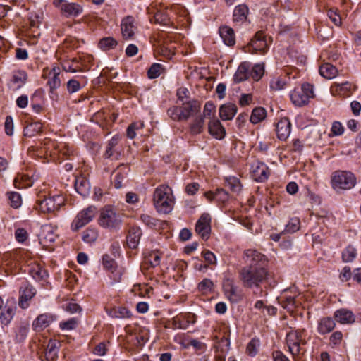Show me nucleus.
Masks as SVG:
<instances>
[{
    "instance_id": "f257e3e1",
    "label": "nucleus",
    "mask_w": 361,
    "mask_h": 361,
    "mask_svg": "<svg viewBox=\"0 0 361 361\" xmlns=\"http://www.w3.org/2000/svg\"><path fill=\"white\" fill-rule=\"evenodd\" d=\"M56 56L63 68L67 73H75L88 71L92 65L93 56L87 54H81L75 57H69L62 54L58 49Z\"/></svg>"
},
{
    "instance_id": "f03ea898",
    "label": "nucleus",
    "mask_w": 361,
    "mask_h": 361,
    "mask_svg": "<svg viewBox=\"0 0 361 361\" xmlns=\"http://www.w3.org/2000/svg\"><path fill=\"white\" fill-rule=\"evenodd\" d=\"M269 272L264 266H246L239 273L240 280L245 288H259L266 282Z\"/></svg>"
},
{
    "instance_id": "7ed1b4c3",
    "label": "nucleus",
    "mask_w": 361,
    "mask_h": 361,
    "mask_svg": "<svg viewBox=\"0 0 361 361\" xmlns=\"http://www.w3.org/2000/svg\"><path fill=\"white\" fill-rule=\"evenodd\" d=\"M154 205L159 213H170L174 205L175 199L170 187L161 185L157 187L153 195Z\"/></svg>"
},
{
    "instance_id": "20e7f679",
    "label": "nucleus",
    "mask_w": 361,
    "mask_h": 361,
    "mask_svg": "<svg viewBox=\"0 0 361 361\" xmlns=\"http://www.w3.org/2000/svg\"><path fill=\"white\" fill-rule=\"evenodd\" d=\"M355 183L356 178L350 171H336L331 175V187L336 190H349L355 186Z\"/></svg>"
},
{
    "instance_id": "39448f33",
    "label": "nucleus",
    "mask_w": 361,
    "mask_h": 361,
    "mask_svg": "<svg viewBox=\"0 0 361 361\" xmlns=\"http://www.w3.org/2000/svg\"><path fill=\"white\" fill-rule=\"evenodd\" d=\"M306 331L304 329H292L286 335V341L293 358L300 353V345L306 344Z\"/></svg>"
},
{
    "instance_id": "423d86ee",
    "label": "nucleus",
    "mask_w": 361,
    "mask_h": 361,
    "mask_svg": "<svg viewBox=\"0 0 361 361\" xmlns=\"http://www.w3.org/2000/svg\"><path fill=\"white\" fill-rule=\"evenodd\" d=\"M99 224L105 228H114L122 222V214L110 206L103 208L99 214Z\"/></svg>"
},
{
    "instance_id": "0eeeda50",
    "label": "nucleus",
    "mask_w": 361,
    "mask_h": 361,
    "mask_svg": "<svg viewBox=\"0 0 361 361\" xmlns=\"http://www.w3.org/2000/svg\"><path fill=\"white\" fill-rule=\"evenodd\" d=\"M314 97L313 86L304 83L301 87H295L290 94V100L296 106L307 105L310 98Z\"/></svg>"
},
{
    "instance_id": "6e6552de",
    "label": "nucleus",
    "mask_w": 361,
    "mask_h": 361,
    "mask_svg": "<svg viewBox=\"0 0 361 361\" xmlns=\"http://www.w3.org/2000/svg\"><path fill=\"white\" fill-rule=\"evenodd\" d=\"M65 199L62 195L40 197L37 200L36 209L43 213H51L57 211L64 204Z\"/></svg>"
},
{
    "instance_id": "1a4fd4ad",
    "label": "nucleus",
    "mask_w": 361,
    "mask_h": 361,
    "mask_svg": "<svg viewBox=\"0 0 361 361\" xmlns=\"http://www.w3.org/2000/svg\"><path fill=\"white\" fill-rule=\"evenodd\" d=\"M53 5L66 18H75L83 13V6L77 2L67 0H53Z\"/></svg>"
},
{
    "instance_id": "9d476101",
    "label": "nucleus",
    "mask_w": 361,
    "mask_h": 361,
    "mask_svg": "<svg viewBox=\"0 0 361 361\" xmlns=\"http://www.w3.org/2000/svg\"><path fill=\"white\" fill-rule=\"evenodd\" d=\"M97 214V208L94 206H89L78 213L71 223V228L73 231L79 229L89 224L94 218Z\"/></svg>"
},
{
    "instance_id": "9b49d317",
    "label": "nucleus",
    "mask_w": 361,
    "mask_h": 361,
    "mask_svg": "<svg viewBox=\"0 0 361 361\" xmlns=\"http://www.w3.org/2000/svg\"><path fill=\"white\" fill-rule=\"evenodd\" d=\"M44 151L47 156L49 155L53 157L59 154L68 156L72 153V151L66 143H57L51 140H46L44 146L41 148L38 155H41Z\"/></svg>"
},
{
    "instance_id": "f8f14e48",
    "label": "nucleus",
    "mask_w": 361,
    "mask_h": 361,
    "mask_svg": "<svg viewBox=\"0 0 361 361\" xmlns=\"http://www.w3.org/2000/svg\"><path fill=\"white\" fill-rule=\"evenodd\" d=\"M268 48L269 43L264 32L258 31L250 42L247 51L252 54H264L267 52Z\"/></svg>"
},
{
    "instance_id": "ddd939ff",
    "label": "nucleus",
    "mask_w": 361,
    "mask_h": 361,
    "mask_svg": "<svg viewBox=\"0 0 361 361\" xmlns=\"http://www.w3.org/2000/svg\"><path fill=\"white\" fill-rule=\"evenodd\" d=\"M302 296L300 294L290 295L288 291L285 290L277 300L279 303L288 312H293L302 303Z\"/></svg>"
},
{
    "instance_id": "4468645a",
    "label": "nucleus",
    "mask_w": 361,
    "mask_h": 361,
    "mask_svg": "<svg viewBox=\"0 0 361 361\" xmlns=\"http://www.w3.org/2000/svg\"><path fill=\"white\" fill-rule=\"evenodd\" d=\"M20 297L18 305L20 308L25 310L30 306V301L36 295V289L27 282H25L19 290Z\"/></svg>"
},
{
    "instance_id": "2eb2a0df",
    "label": "nucleus",
    "mask_w": 361,
    "mask_h": 361,
    "mask_svg": "<svg viewBox=\"0 0 361 361\" xmlns=\"http://www.w3.org/2000/svg\"><path fill=\"white\" fill-rule=\"evenodd\" d=\"M196 233L204 240L209 238L211 232V216L207 213H203L195 225Z\"/></svg>"
},
{
    "instance_id": "dca6fc26",
    "label": "nucleus",
    "mask_w": 361,
    "mask_h": 361,
    "mask_svg": "<svg viewBox=\"0 0 361 361\" xmlns=\"http://www.w3.org/2000/svg\"><path fill=\"white\" fill-rule=\"evenodd\" d=\"M243 259L247 266H264L266 267L267 258L264 255L253 249L245 250Z\"/></svg>"
},
{
    "instance_id": "f3484780",
    "label": "nucleus",
    "mask_w": 361,
    "mask_h": 361,
    "mask_svg": "<svg viewBox=\"0 0 361 361\" xmlns=\"http://www.w3.org/2000/svg\"><path fill=\"white\" fill-rule=\"evenodd\" d=\"M251 174L255 181L264 182L269 176L270 170L264 163L257 161L252 164Z\"/></svg>"
},
{
    "instance_id": "a211bd4d",
    "label": "nucleus",
    "mask_w": 361,
    "mask_h": 361,
    "mask_svg": "<svg viewBox=\"0 0 361 361\" xmlns=\"http://www.w3.org/2000/svg\"><path fill=\"white\" fill-rule=\"evenodd\" d=\"M223 290L226 297L232 303H237L242 299V293L238 287L229 279L224 281Z\"/></svg>"
},
{
    "instance_id": "6ab92c4d",
    "label": "nucleus",
    "mask_w": 361,
    "mask_h": 361,
    "mask_svg": "<svg viewBox=\"0 0 361 361\" xmlns=\"http://www.w3.org/2000/svg\"><path fill=\"white\" fill-rule=\"evenodd\" d=\"M27 75L25 71L18 70L12 73L8 83V88L12 91L20 90L26 82Z\"/></svg>"
},
{
    "instance_id": "aec40b11",
    "label": "nucleus",
    "mask_w": 361,
    "mask_h": 361,
    "mask_svg": "<svg viewBox=\"0 0 361 361\" xmlns=\"http://www.w3.org/2000/svg\"><path fill=\"white\" fill-rule=\"evenodd\" d=\"M195 322V315L194 314H179L174 317L171 320V328L173 329H186L190 323Z\"/></svg>"
},
{
    "instance_id": "412c9836",
    "label": "nucleus",
    "mask_w": 361,
    "mask_h": 361,
    "mask_svg": "<svg viewBox=\"0 0 361 361\" xmlns=\"http://www.w3.org/2000/svg\"><path fill=\"white\" fill-rule=\"evenodd\" d=\"M54 316L50 313H43L37 317L32 322V329L35 331H42L54 321Z\"/></svg>"
},
{
    "instance_id": "4be33fe9",
    "label": "nucleus",
    "mask_w": 361,
    "mask_h": 361,
    "mask_svg": "<svg viewBox=\"0 0 361 361\" xmlns=\"http://www.w3.org/2000/svg\"><path fill=\"white\" fill-rule=\"evenodd\" d=\"M29 273L35 281L41 283L42 286L47 283L49 274L41 264L38 263L33 264L29 269Z\"/></svg>"
},
{
    "instance_id": "5701e85b",
    "label": "nucleus",
    "mask_w": 361,
    "mask_h": 361,
    "mask_svg": "<svg viewBox=\"0 0 361 361\" xmlns=\"http://www.w3.org/2000/svg\"><path fill=\"white\" fill-rule=\"evenodd\" d=\"M150 21L162 27L175 28L166 10L157 9L153 16L150 17Z\"/></svg>"
},
{
    "instance_id": "b1692460",
    "label": "nucleus",
    "mask_w": 361,
    "mask_h": 361,
    "mask_svg": "<svg viewBox=\"0 0 361 361\" xmlns=\"http://www.w3.org/2000/svg\"><path fill=\"white\" fill-rule=\"evenodd\" d=\"M121 27L123 37L125 39L132 38L137 30L135 18L130 16L126 17L121 22Z\"/></svg>"
},
{
    "instance_id": "393cba45",
    "label": "nucleus",
    "mask_w": 361,
    "mask_h": 361,
    "mask_svg": "<svg viewBox=\"0 0 361 361\" xmlns=\"http://www.w3.org/2000/svg\"><path fill=\"white\" fill-rule=\"evenodd\" d=\"M209 133L217 140H222L226 135V129L217 118H212L208 123Z\"/></svg>"
},
{
    "instance_id": "a878e982",
    "label": "nucleus",
    "mask_w": 361,
    "mask_h": 361,
    "mask_svg": "<svg viewBox=\"0 0 361 361\" xmlns=\"http://www.w3.org/2000/svg\"><path fill=\"white\" fill-rule=\"evenodd\" d=\"M334 317L337 322L342 324H353L355 320L353 312L345 308H341L335 311Z\"/></svg>"
},
{
    "instance_id": "bb28decb",
    "label": "nucleus",
    "mask_w": 361,
    "mask_h": 361,
    "mask_svg": "<svg viewBox=\"0 0 361 361\" xmlns=\"http://www.w3.org/2000/svg\"><path fill=\"white\" fill-rule=\"evenodd\" d=\"M39 236L41 243L47 246L54 243L57 238V235L51 225L43 226Z\"/></svg>"
},
{
    "instance_id": "cd10ccee",
    "label": "nucleus",
    "mask_w": 361,
    "mask_h": 361,
    "mask_svg": "<svg viewBox=\"0 0 361 361\" xmlns=\"http://www.w3.org/2000/svg\"><path fill=\"white\" fill-rule=\"evenodd\" d=\"M291 123L288 118H283L276 124V133L279 139L285 140L290 133Z\"/></svg>"
},
{
    "instance_id": "c85d7f7f",
    "label": "nucleus",
    "mask_w": 361,
    "mask_h": 361,
    "mask_svg": "<svg viewBox=\"0 0 361 361\" xmlns=\"http://www.w3.org/2000/svg\"><path fill=\"white\" fill-rule=\"evenodd\" d=\"M142 235V230L139 227H132L129 229L126 237L127 245L130 249L137 247Z\"/></svg>"
},
{
    "instance_id": "c756f323",
    "label": "nucleus",
    "mask_w": 361,
    "mask_h": 361,
    "mask_svg": "<svg viewBox=\"0 0 361 361\" xmlns=\"http://www.w3.org/2000/svg\"><path fill=\"white\" fill-rule=\"evenodd\" d=\"M106 314L114 319H128L132 316L131 312L126 307L116 306L111 308L105 307Z\"/></svg>"
},
{
    "instance_id": "7c9ffc66",
    "label": "nucleus",
    "mask_w": 361,
    "mask_h": 361,
    "mask_svg": "<svg viewBox=\"0 0 361 361\" xmlns=\"http://www.w3.org/2000/svg\"><path fill=\"white\" fill-rule=\"evenodd\" d=\"M119 136H114L108 142L104 156L107 159H118L120 152L116 146L119 142Z\"/></svg>"
},
{
    "instance_id": "2f4dec72",
    "label": "nucleus",
    "mask_w": 361,
    "mask_h": 361,
    "mask_svg": "<svg viewBox=\"0 0 361 361\" xmlns=\"http://www.w3.org/2000/svg\"><path fill=\"white\" fill-rule=\"evenodd\" d=\"M336 326L335 321L329 317H322L318 322L317 331L321 335L330 333Z\"/></svg>"
},
{
    "instance_id": "473e14b6",
    "label": "nucleus",
    "mask_w": 361,
    "mask_h": 361,
    "mask_svg": "<svg viewBox=\"0 0 361 361\" xmlns=\"http://www.w3.org/2000/svg\"><path fill=\"white\" fill-rule=\"evenodd\" d=\"M238 108L235 104L228 103L223 104L219 108V116L224 121H229L233 118L236 114Z\"/></svg>"
},
{
    "instance_id": "72a5a7b5",
    "label": "nucleus",
    "mask_w": 361,
    "mask_h": 361,
    "mask_svg": "<svg viewBox=\"0 0 361 361\" xmlns=\"http://www.w3.org/2000/svg\"><path fill=\"white\" fill-rule=\"evenodd\" d=\"M250 64L247 62H243L240 64L237 71L234 75V80L235 82H241L247 79L250 76Z\"/></svg>"
},
{
    "instance_id": "f704fd0d",
    "label": "nucleus",
    "mask_w": 361,
    "mask_h": 361,
    "mask_svg": "<svg viewBox=\"0 0 361 361\" xmlns=\"http://www.w3.org/2000/svg\"><path fill=\"white\" fill-rule=\"evenodd\" d=\"M16 311L15 305H6L4 310L0 312V321L1 324L7 326L13 319Z\"/></svg>"
},
{
    "instance_id": "c9c22d12",
    "label": "nucleus",
    "mask_w": 361,
    "mask_h": 361,
    "mask_svg": "<svg viewBox=\"0 0 361 361\" xmlns=\"http://www.w3.org/2000/svg\"><path fill=\"white\" fill-rule=\"evenodd\" d=\"M219 35L224 42L228 46H233L235 43L233 30L228 26H222L219 28Z\"/></svg>"
},
{
    "instance_id": "e433bc0d",
    "label": "nucleus",
    "mask_w": 361,
    "mask_h": 361,
    "mask_svg": "<svg viewBox=\"0 0 361 361\" xmlns=\"http://www.w3.org/2000/svg\"><path fill=\"white\" fill-rule=\"evenodd\" d=\"M140 220L149 228L159 229L163 227L164 222L161 221L147 214H142L140 216Z\"/></svg>"
},
{
    "instance_id": "4c0bfd02",
    "label": "nucleus",
    "mask_w": 361,
    "mask_h": 361,
    "mask_svg": "<svg viewBox=\"0 0 361 361\" xmlns=\"http://www.w3.org/2000/svg\"><path fill=\"white\" fill-rule=\"evenodd\" d=\"M248 13L249 9L245 4H240L237 6L233 11V21L238 23L245 22L247 20Z\"/></svg>"
},
{
    "instance_id": "58836bf2",
    "label": "nucleus",
    "mask_w": 361,
    "mask_h": 361,
    "mask_svg": "<svg viewBox=\"0 0 361 361\" xmlns=\"http://www.w3.org/2000/svg\"><path fill=\"white\" fill-rule=\"evenodd\" d=\"M75 188L80 195L85 197L89 193L90 185L85 177L80 176L75 179Z\"/></svg>"
},
{
    "instance_id": "ea45409f",
    "label": "nucleus",
    "mask_w": 361,
    "mask_h": 361,
    "mask_svg": "<svg viewBox=\"0 0 361 361\" xmlns=\"http://www.w3.org/2000/svg\"><path fill=\"white\" fill-rule=\"evenodd\" d=\"M334 87L336 92L343 97H349L355 89V86L349 82L335 83Z\"/></svg>"
},
{
    "instance_id": "a19ab883",
    "label": "nucleus",
    "mask_w": 361,
    "mask_h": 361,
    "mask_svg": "<svg viewBox=\"0 0 361 361\" xmlns=\"http://www.w3.org/2000/svg\"><path fill=\"white\" fill-rule=\"evenodd\" d=\"M43 96L44 94L42 90H37L31 96V106L36 114H39L43 111V107L39 104V102L43 99Z\"/></svg>"
},
{
    "instance_id": "79ce46f5",
    "label": "nucleus",
    "mask_w": 361,
    "mask_h": 361,
    "mask_svg": "<svg viewBox=\"0 0 361 361\" xmlns=\"http://www.w3.org/2000/svg\"><path fill=\"white\" fill-rule=\"evenodd\" d=\"M179 108L182 120H187L194 112L197 111V106L195 102L184 103Z\"/></svg>"
},
{
    "instance_id": "37998d69",
    "label": "nucleus",
    "mask_w": 361,
    "mask_h": 361,
    "mask_svg": "<svg viewBox=\"0 0 361 361\" xmlns=\"http://www.w3.org/2000/svg\"><path fill=\"white\" fill-rule=\"evenodd\" d=\"M319 73L322 77L326 79H332L337 75L338 70L331 63H325L320 66Z\"/></svg>"
},
{
    "instance_id": "c03bdc74",
    "label": "nucleus",
    "mask_w": 361,
    "mask_h": 361,
    "mask_svg": "<svg viewBox=\"0 0 361 361\" xmlns=\"http://www.w3.org/2000/svg\"><path fill=\"white\" fill-rule=\"evenodd\" d=\"M13 183L16 188L22 189L32 186L33 180L29 175L19 173L16 176Z\"/></svg>"
},
{
    "instance_id": "a18cd8bd",
    "label": "nucleus",
    "mask_w": 361,
    "mask_h": 361,
    "mask_svg": "<svg viewBox=\"0 0 361 361\" xmlns=\"http://www.w3.org/2000/svg\"><path fill=\"white\" fill-rule=\"evenodd\" d=\"M42 125L39 122L30 123L23 130V135L25 137H32L37 135L42 130Z\"/></svg>"
},
{
    "instance_id": "49530a36",
    "label": "nucleus",
    "mask_w": 361,
    "mask_h": 361,
    "mask_svg": "<svg viewBox=\"0 0 361 361\" xmlns=\"http://www.w3.org/2000/svg\"><path fill=\"white\" fill-rule=\"evenodd\" d=\"M204 120L202 116L196 117L190 126V132L192 135H195L200 134L204 128Z\"/></svg>"
},
{
    "instance_id": "de8ad7c7",
    "label": "nucleus",
    "mask_w": 361,
    "mask_h": 361,
    "mask_svg": "<svg viewBox=\"0 0 361 361\" xmlns=\"http://www.w3.org/2000/svg\"><path fill=\"white\" fill-rule=\"evenodd\" d=\"M267 116V111L263 107H256L255 108L250 116V122L257 124L262 121H263Z\"/></svg>"
},
{
    "instance_id": "09e8293b",
    "label": "nucleus",
    "mask_w": 361,
    "mask_h": 361,
    "mask_svg": "<svg viewBox=\"0 0 361 361\" xmlns=\"http://www.w3.org/2000/svg\"><path fill=\"white\" fill-rule=\"evenodd\" d=\"M98 231L96 228H88L82 232V239L86 243H93L98 238Z\"/></svg>"
},
{
    "instance_id": "8fccbe9b",
    "label": "nucleus",
    "mask_w": 361,
    "mask_h": 361,
    "mask_svg": "<svg viewBox=\"0 0 361 361\" xmlns=\"http://www.w3.org/2000/svg\"><path fill=\"white\" fill-rule=\"evenodd\" d=\"M57 345L56 341H49L46 349L45 356L47 360L54 361L57 357Z\"/></svg>"
},
{
    "instance_id": "3c124183",
    "label": "nucleus",
    "mask_w": 361,
    "mask_h": 361,
    "mask_svg": "<svg viewBox=\"0 0 361 361\" xmlns=\"http://www.w3.org/2000/svg\"><path fill=\"white\" fill-rule=\"evenodd\" d=\"M226 185L234 193L238 194L242 188V185L236 177H228L225 178Z\"/></svg>"
},
{
    "instance_id": "603ef678",
    "label": "nucleus",
    "mask_w": 361,
    "mask_h": 361,
    "mask_svg": "<svg viewBox=\"0 0 361 361\" xmlns=\"http://www.w3.org/2000/svg\"><path fill=\"white\" fill-rule=\"evenodd\" d=\"M117 44L114 38L108 37L102 38L99 42V46L102 50H109L116 47Z\"/></svg>"
},
{
    "instance_id": "864d4df0",
    "label": "nucleus",
    "mask_w": 361,
    "mask_h": 361,
    "mask_svg": "<svg viewBox=\"0 0 361 361\" xmlns=\"http://www.w3.org/2000/svg\"><path fill=\"white\" fill-rule=\"evenodd\" d=\"M264 73V67L263 64H255L252 70H250V76L255 81H258L263 76Z\"/></svg>"
},
{
    "instance_id": "5fc2aeb1",
    "label": "nucleus",
    "mask_w": 361,
    "mask_h": 361,
    "mask_svg": "<svg viewBox=\"0 0 361 361\" xmlns=\"http://www.w3.org/2000/svg\"><path fill=\"white\" fill-rule=\"evenodd\" d=\"M286 85V80L281 77H274L270 81V88L274 91L283 90Z\"/></svg>"
},
{
    "instance_id": "6e6d98bb",
    "label": "nucleus",
    "mask_w": 361,
    "mask_h": 361,
    "mask_svg": "<svg viewBox=\"0 0 361 361\" xmlns=\"http://www.w3.org/2000/svg\"><path fill=\"white\" fill-rule=\"evenodd\" d=\"M216 114V106L214 103L211 101H208L205 103L203 110V118H209L210 120L212 118H215L214 116Z\"/></svg>"
},
{
    "instance_id": "4d7b16f0",
    "label": "nucleus",
    "mask_w": 361,
    "mask_h": 361,
    "mask_svg": "<svg viewBox=\"0 0 361 361\" xmlns=\"http://www.w3.org/2000/svg\"><path fill=\"white\" fill-rule=\"evenodd\" d=\"M214 283L209 279H204L198 284V290L204 294L212 292Z\"/></svg>"
},
{
    "instance_id": "13d9d810",
    "label": "nucleus",
    "mask_w": 361,
    "mask_h": 361,
    "mask_svg": "<svg viewBox=\"0 0 361 361\" xmlns=\"http://www.w3.org/2000/svg\"><path fill=\"white\" fill-rule=\"evenodd\" d=\"M356 249L352 246H348L342 253V258L344 262H352L356 257Z\"/></svg>"
},
{
    "instance_id": "bf43d9fd",
    "label": "nucleus",
    "mask_w": 361,
    "mask_h": 361,
    "mask_svg": "<svg viewBox=\"0 0 361 361\" xmlns=\"http://www.w3.org/2000/svg\"><path fill=\"white\" fill-rule=\"evenodd\" d=\"M164 68L159 63H154L147 71V75L150 79L158 78L162 73Z\"/></svg>"
},
{
    "instance_id": "052dcab7",
    "label": "nucleus",
    "mask_w": 361,
    "mask_h": 361,
    "mask_svg": "<svg viewBox=\"0 0 361 361\" xmlns=\"http://www.w3.org/2000/svg\"><path fill=\"white\" fill-rule=\"evenodd\" d=\"M102 264L104 269L108 271L117 266L115 260L107 254L102 256Z\"/></svg>"
},
{
    "instance_id": "680f3d73",
    "label": "nucleus",
    "mask_w": 361,
    "mask_h": 361,
    "mask_svg": "<svg viewBox=\"0 0 361 361\" xmlns=\"http://www.w3.org/2000/svg\"><path fill=\"white\" fill-rule=\"evenodd\" d=\"M161 256L158 251L152 252L145 259V263H149L151 267H155L160 264Z\"/></svg>"
},
{
    "instance_id": "e2e57ef3",
    "label": "nucleus",
    "mask_w": 361,
    "mask_h": 361,
    "mask_svg": "<svg viewBox=\"0 0 361 361\" xmlns=\"http://www.w3.org/2000/svg\"><path fill=\"white\" fill-rule=\"evenodd\" d=\"M259 346V341L257 338H252L247 344L246 350L249 355L253 357L255 356L258 351V348Z\"/></svg>"
},
{
    "instance_id": "0e129e2a",
    "label": "nucleus",
    "mask_w": 361,
    "mask_h": 361,
    "mask_svg": "<svg viewBox=\"0 0 361 361\" xmlns=\"http://www.w3.org/2000/svg\"><path fill=\"white\" fill-rule=\"evenodd\" d=\"M29 331V326L27 324L20 325L16 331V338L21 342L25 339Z\"/></svg>"
},
{
    "instance_id": "69168bd1",
    "label": "nucleus",
    "mask_w": 361,
    "mask_h": 361,
    "mask_svg": "<svg viewBox=\"0 0 361 361\" xmlns=\"http://www.w3.org/2000/svg\"><path fill=\"white\" fill-rule=\"evenodd\" d=\"M109 272L110 273L109 276L113 280V281L114 283H118L121 280L124 269L122 267H118L116 266L111 270L109 271Z\"/></svg>"
},
{
    "instance_id": "338daca9",
    "label": "nucleus",
    "mask_w": 361,
    "mask_h": 361,
    "mask_svg": "<svg viewBox=\"0 0 361 361\" xmlns=\"http://www.w3.org/2000/svg\"><path fill=\"white\" fill-rule=\"evenodd\" d=\"M300 221L298 218H292L286 224L285 231L288 233H294L300 229Z\"/></svg>"
},
{
    "instance_id": "774afa93",
    "label": "nucleus",
    "mask_w": 361,
    "mask_h": 361,
    "mask_svg": "<svg viewBox=\"0 0 361 361\" xmlns=\"http://www.w3.org/2000/svg\"><path fill=\"white\" fill-rule=\"evenodd\" d=\"M230 341L228 338L223 336L219 341L218 344L215 346L216 352L227 353L229 349Z\"/></svg>"
}]
</instances>
